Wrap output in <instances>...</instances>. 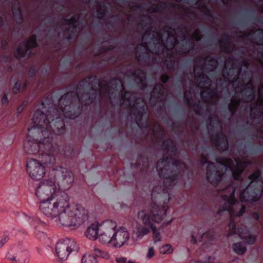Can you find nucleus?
Masks as SVG:
<instances>
[{"label":"nucleus","instance_id":"obj_1","mask_svg":"<svg viewBox=\"0 0 263 263\" xmlns=\"http://www.w3.org/2000/svg\"><path fill=\"white\" fill-rule=\"evenodd\" d=\"M84 95L68 92L59 100V109L50 107L46 114L37 109L34 114L32 125L28 129L25 152L29 155H36L41 152L45 146L49 147L52 140V132L57 135L62 133L65 126L63 116L69 119L78 116L80 112H76L71 105L77 100L83 103Z\"/></svg>","mask_w":263,"mask_h":263},{"label":"nucleus","instance_id":"obj_2","mask_svg":"<svg viewBox=\"0 0 263 263\" xmlns=\"http://www.w3.org/2000/svg\"><path fill=\"white\" fill-rule=\"evenodd\" d=\"M156 168L160 177L163 180V186H155L152 191V204L146 210L139 212L138 217L144 225L148 226L153 231L155 242L161 241L160 233L154 226L153 222H160L165 216L167 206L165 203H161L163 194L167 193L169 187L174 185L181 171L186 168L184 163L172 158L167 157L157 162Z\"/></svg>","mask_w":263,"mask_h":263},{"label":"nucleus","instance_id":"obj_3","mask_svg":"<svg viewBox=\"0 0 263 263\" xmlns=\"http://www.w3.org/2000/svg\"><path fill=\"white\" fill-rule=\"evenodd\" d=\"M163 33L157 31H152L151 29H147L142 36V44L137 46L136 49L137 59L140 61L144 58V54L150 51V45L155 44V47H161L162 49L154 50L153 52L157 54L166 53L167 59L164 64L168 69H174L178 64L177 54H183L189 52L193 48L192 44L187 42L186 30L177 29V32L172 29H164Z\"/></svg>","mask_w":263,"mask_h":263},{"label":"nucleus","instance_id":"obj_4","mask_svg":"<svg viewBox=\"0 0 263 263\" xmlns=\"http://www.w3.org/2000/svg\"><path fill=\"white\" fill-rule=\"evenodd\" d=\"M216 59L211 56L205 58L198 57L194 64L195 81L200 90L202 101L193 104L192 93L186 90L184 94V101L196 114L203 116H209L211 111V106L215 105L219 98L216 89H211L212 80L205 73L214 71L218 65Z\"/></svg>","mask_w":263,"mask_h":263},{"label":"nucleus","instance_id":"obj_5","mask_svg":"<svg viewBox=\"0 0 263 263\" xmlns=\"http://www.w3.org/2000/svg\"><path fill=\"white\" fill-rule=\"evenodd\" d=\"M237 188L229 184L220 193L221 205L217 212V215L225 213L230 216L231 221L228 226L227 237L233 234H238V235L243 241L249 244H253L256 240V237L251 234L247 230L238 229L237 231L234 221L235 216L240 217L242 215L246 209L245 206L236 201L234 197V193Z\"/></svg>","mask_w":263,"mask_h":263},{"label":"nucleus","instance_id":"obj_6","mask_svg":"<svg viewBox=\"0 0 263 263\" xmlns=\"http://www.w3.org/2000/svg\"><path fill=\"white\" fill-rule=\"evenodd\" d=\"M74 178L67 168L57 166L49 172L48 178L41 182L35 190V195L41 201L55 198L58 187L62 190L69 189Z\"/></svg>","mask_w":263,"mask_h":263},{"label":"nucleus","instance_id":"obj_7","mask_svg":"<svg viewBox=\"0 0 263 263\" xmlns=\"http://www.w3.org/2000/svg\"><path fill=\"white\" fill-rule=\"evenodd\" d=\"M248 165V162L240 161L235 158L217 160L215 163L208 162L206 169V179L213 185H217L227 176L231 179L239 180L244 168Z\"/></svg>","mask_w":263,"mask_h":263},{"label":"nucleus","instance_id":"obj_8","mask_svg":"<svg viewBox=\"0 0 263 263\" xmlns=\"http://www.w3.org/2000/svg\"><path fill=\"white\" fill-rule=\"evenodd\" d=\"M63 204L55 220L58 224L70 227L82 223L88 218V211L83 206L70 205L66 199Z\"/></svg>","mask_w":263,"mask_h":263},{"label":"nucleus","instance_id":"obj_9","mask_svg":"<svg viewBox=\"0 0 263 263\" xmlns=\"http://www.w3.org/2000/svg\"><path fill=\"white\" fill-rule=\"evenodd\" d=\"M121 106L129 109L132 118H134L136 123L140 126V121L147 110L146 102L143 98H136L135 94L128 92L122 96L120 102Z\"/></svg>","mask_w":263,"mask_h":263},{"label":"nucleus","instance_id":"obj_10","mask_svg":"<svg viewBox=\"0 0 263 263\" xmlns=\"http://www.w3.org/2000/svg\"><path fill=\"white\" fill-rule=\"evenodd\" d=\"M249 179L251 182L245 189L240 192L239 197L241 201L252 203L257 201L261 197L263 192V181L259 170L250 175Z\"/></svg>","mask_w":263,"mask_h":263},{"label":"nucleus","instance_id":"obj_11","mask_svg":"<svg viewBox=\"0 0 263 263\" xmlns=\"http://www.w3.org/2000/svg\"><path fill=\"white\" fill-rule=\"evenodd\" d=\"M209 123L207 125L208 132L211 141L219 151H226L229 144L226 136L222 132L221 122L217 116H213L209 118Z\"/></svg>","mask_w":263,"mask_h":263},{"label":"nucleus","instance_id":"obj_12","mask_svg":"<svg viewBox=\"0 0 263 263\" xmlns=\"http://www.w3.org/2000/svg\"><path fill=\"white\" fill-rule=\"evenodd\" d=\"M235 91H240L241 99L237 100H231L228 108L232 114L236 111L241 102H250L255 97V87L252 80L247 84H244V82H242L239 86L235 87Z\"/></svg>","mask_w":263,"mask_h":263},{"label":"nucleus","instance_id":"obj_13","mask_svg":"<svg viewBox=\"0 0 263 263\" xmlns=\"http://www.w3.org/2000/svg\"><path fill=\"white\" fill-rule=\"evenodd\" d=\"M64 199L60 198L41 201L40 203V210L46 216L55 220L60 209L64 205Z\"/></svg>","mask_w":263,"mask_h":263},{"label":"nucleus","instance_id":"obj_14","mask_svg":"<svg viewBox=\"0 0 263 263\" xmlns=\"http://www.w3.org/2000/svg\"><path fill=\"white\" fill-rule=\"evenodd\" d=\"M237 61L234 60H227L224 62L223 77L224 80L231 83L233 87L236 86L237 80L241 70V66L237 65Z\"/></svg>","mask_w":263,"mask_h":263},{"label":"nucleus","instance_id":"obj_15","mask_svg":"<svg viewBox=\"0 0 263 263\" xmlns=\"http://www.w3.org/2000/svg\"><path fill=\"white\" fill-rule=\"evenodd\" d=\"M78 246L76 241L70 238L59 240L55 246V252L57 256L62 260H66L73 252H78Z\"/></svg>","mask_w":263,"mask_h":263},{"label":"nucleus","instance_id":"obj_16","mask_svg":"<svg viewBox=\"0 0 263 263\" xmlns=\"http://www.w3.org/2000/svg\"><path fill=\"white\" fill-rule=\"evenodd\" d=\"M26 170L29 177L35 180H40L46 173L45 166L36 159H29L26 163Z\"/></svg>","mask_w":263,"mask_h":263},{"label":"nucleus","instance_id":"obj_17","mask_svg":"<svg viewBox=\"0 0 263 263\" xmlns=\"http://www.w3.org/2000/svg\"><path fill=\"white\" fill-rule=\"evenodd\" d=\"M117 224L115 222L106 220L100 224L99 241L103 244L110 243Z\"/></svg>","mask_w":263,"mask_h":263},{"label":"nucleus","instance_id":"obj_18","mask_svg":"<svg viewBox=\"0 0 263 263\" xmlns=\"http://www.w3.org/2000/svg\"><path fill=\"white\" fill-rule=\"evenodd\" d=\"M6 257L11 261L26 263L28 261V253L24 246L18 245L13 247L8 252Z\"/></svg>","mask_w":263,"mask_h":263},{"label":"nucleus","instance_id":"obj_19","mask_svg":"<svg viewBox=\"0 0 263 263\" xmlns=\"http://www.w3.org/2000/svg\"><path fill=\"white\" fill-rule=\"evenodd\" d=\"M204 241L203 247L205 248L208 245L214 243V237L211 232H208L202 234L200 230L195 229L192 233L190 242L193 244H196L198 241Z\"/></svg>","mask_w":263,"mask_h":263},{"label":"nucleus","instance_id":"obj_20","mask_svg":"<svg viewBox=\"0 0 263 263\" xmlns=\"http://www.w3.org/2000/svg\"><path fill=\"white\" fill-rule=\"evenodd\" d=\"M111 238L110 243L115 248H120L128 241L129 235L125 228L120 227L117 230L115 229Z\"/></svg>","mask_w":263,"mask_h":263},{"label":"nucleus","instance_id":"obj_21","mask_svg":"<svg viewBox=\"0 0 263 263\" xmlns=\"http://www.w3.org/2000/svg\"><path fill=\"white\" fill-rule=\"evenodd\" d=\"M59 153V149L55 145H53L52 141H50V146H45L42 151L40 153L41 159L43 163L45 164H53L55 162V156Z\"/></svg>","mask_w":263,"mask_h":263},{"label":"nucleus","instance_id":"obj_22","mask_svg":"<svg viewBox=\"0 0 263 263\" xmlns=\"http://www.w3.org/2000/svg\"><path fill=\"white\" fill-rule=\"evenodd\" d=\"M167 90L163 84H158L154 88L151 94L149 102L152 105L154 106L165 99Z\"/></svg>","mask_w":263,"mask_h":263},{"label":"nucleus","instance_id":"obj_23","mask_svg":"<svg viewBox=\"0 0 263 263\" xmlns=\"http://www.w3.org/2000/svg\"><path fill=\"white\" fill-rule=\"evenodd\" d=\"M36 45V38L34 36H31L27 41L23 43L17 48L15 54L17 58H21L30 54V48L35 47Z\"/></svg>","mask_w":263,"mask_h":263},{"label":"nucleus","instance_id":"obj_24","mask_svg":"<svg viewBox=\"0 0 263 263\" xmlns=\"http://www.w3.org/2000/svg\"><path fill=\"white\" fill-rule=\"evenodd\" d=\"M124 89L122 81L117 79L111 80L109 82L108 85L105 87V93L108 92L109 99L112 102H113L112 101L113 93L115 92V93H118L119 95V93Z\"/></svg>","mask_w":263,"mask_h":263},{"label":"nucleus","instance_id":"obj_25","mask_svg":"<svg viewBox=\"0 0 263 263\" xmlns=\"http://www.w3.org/2000/svg\"><path fill=\"white\" fill-rule=\"evenodd\" d=\"M126 77L130 80H133L137 83L139 86L141 87L142 89H144L147 84L146 78L145 73L140 69L136 70L135 72H128L126 74Z\"/></svg>","mask_w":263,"mask_h":263},{"label":"nucleus","instance_id":"obj_26","mask_svg":"<svg viewBox=\"0 0 263 263\" xmlns=\"http://www.w3.org/2000/svg\"><path fill=\"white\" fill-rule=\"evenodd\" d=\"M263 90V84H260L258 88V97L255 104H252L250 106L251 116H253L254 114V109L255 108L258 109V114L259 117L263 116V95L262 91Z\"/></svg>","mask_w":263,"mask_h":263},{"label":"nucleus","instance_id":"obj_27","mask_svg":"<svg viewBox=\"0 0 263 263\" xmlns=\"http://www.w3.org/2000/svg\"><path fill=\"white\" fill-rule=\"evenodd\" d=\"M62 25L67 26L65 29L72 32H77L80 30V22L78 21V17H72L69 19H63L62 21Z\"/></svg>","mask_w":263,"mask_h":263},{"label":"nucleus","instance_id":"obj_28","mask_svg":"<svg viewBox=\"0 0 263 263\" xmlns=\"http://www.w3.org/2000/svg\"><path fill=\"white\" fill-rule=\"evenodd\" d=\"M100 224L94 223L91 224L87 229L85 232L86 236L89 239L96 240L98 239L99 235V229Z\"/></svg>","mask_w":263,"mask_h":263},{"label":"nucleus","instance_id":"obj_29","mask_svg":"<svg viewBox=\"0 0 263 263\" xmlns=\"http://www.w3.org/2000/svg\"><path fill=\"white\" fill-rule=\"evenodd\" d=\"M219 45L221 49L226 52L231 53L234 50L233 44L227 36L226 37L224 41L223 39L219 41Z\"/></svg>","mask_w":263,"mask_h":263},{"label":"nucleus","instance_id":"obj_30","mask_svg":"<svg viewBox=\"0 0 263 263\" xmlns=\"http://www.w3.org/2000/svg\"><path fill=\"white\" fill-rule=\"evenodd\" d=\"M149 227L148 226H140L137 228L136 231L134 232V235L135 236L137 240L141 239L143 237L150 232Z\"/></svg>","mask_w":263,"mask_h":263},{"label":"nucleus","instance_id":"obj_31","mask_svg":"<svg viewBox=\"0 0 263 263\" xmlns=\"http://www.w3.org/2000/svg\"><path fill=\"white\" fill-rule=\"evenodd\" d=\"M162 146L164 149L167 150L168 152H170L174 154L176 153V146L171 139H167L165 140L163 142Z\"/></svg>","mask_w":263,"mask_h":263},{"label":"nucleus","instance_id":"obj_32","mask_svg":"<svg viewBox=\"0 0 263 263\" xmlns=\"http://www.w3.org/2000/svg\"><path fill=\"white\" fill-rule=\"evenodd\" d=\"M255 37L252 40L253 43H255L257 45H263V30L258 29L253 33Z\"/></svg>","mask_w":263,"mask_h":263},{"label":"nucleus","instance_id":"obj_33","mask_svg":"<svg viewBox=\"0 0 263 263\" xmlns=\"http://www.w3.org/2000/svg\"><path fill=\"white\" fill-rule=\"evenodd\" d=\"M233 250L237 254H242L246 251V247L241 242L233 243L232 245Z\"/></svg>","mask_w":263,"mask_h":263},{"label":"nucleus","instance_id":"obj_34","mask_svg":"<svg viewBox=\"0 0 263 263\" xmlns=\"http://www.w3.org/2000/svg\"><path fill=\"white\" fill-rule=\"evenodd\" d=\"M82 263H98L96 258L90 254H84L81 259Z\"/></svg>","mask_w":263,"mask_h":263},{"label":"nucleus","instance_id":"obj_35","mask_svg":"<svg viewBox=\"0 0 263 263\" xmlns=\"http://www.w3.org/2000/svg\"><path fill=\"white\" fill-rule=\"evenodd\" d=\"M94 253L95 255L98 257H100L105 259H108L109 258V254L105 251H104L99 248H94Z\"/></svg>","mask_w":263,"mask_h":263},{"label":"nucleus","instance_id":"obj_36","mask_svg":"<svg viewBox=\"0 0 263 263\" xmlns=\"http://www.w3.org/2000/svg\"><path fill=\"white\" fill-rule=\"evenodd\" d=\"M153 132L155 137H162L164 135L163 129L159 125H155L154 126Z\"/></svg>","mask_w":263,"mask_h":263},{"label":"nucleus","instance_id":"obj_37","mask_svg":"<svg viewBox=\"0 0 263 263\" xmlns=\"http://www.w3.org/2000/svg\"><path fill=\"white\" fill-rule=\"evenodd\" d=\"M24 216L27 220L29 222L30 224L34 228L37 227L40 223H42L41 220L37 218H33L30 217H28L25 214H24Z\"/></svg>","mask_w":263,"mask_h":263},{"label":"nucleus","instance_id":"obj_38","mask_svg":"<svg viewBox=\"0 0 263 263\" xmlns=\"http://www.w3.org/2000/svg\"><path fill=\"white\" fill-rule=\"evenodd\" d=\"M173 249L171 245L166 244L162 246L160 250V252L161 254H171L173 252Z\"/></svg>","mask_w":263,"mask_h":263},{"label":"nucleus","instance_id":"obj_39","mask_svg":"<svg viewBox=\"0 0 263 263\" xmlns=\"http://www.w3.org/2000/svg\"><path fill=\"white\" fill-rule=\"evenodd\" d=\"M8 240V236L5 234H0V248Z\"/></svg>","mask_w":263,"mask_h":263},{"label":"nucleus","instance_id":"obj_40","mask_svg":"<svg viewBox=\"0 0 263 263\" xmlns=\"http://www.w3.org/2000/svg\"><path fill=\"white\" fill-rule=\"evenodd\" d=\"M191 38L192 40H194L196 41H198L201 39V35L200 34V31L198 29H196L195 30L194 33H193Z\"/></svg>","mask_w":263,"mask_h":263},{"label":"nucleus","instance_id":"obj_41","mask_svg":"<svg viewBox=\"0 0 263 263\" xmlns=\"http://www.w3.org/2000/svg\"><path fill=\"white\" fill-rule=\"evenodd\" d=\"M215 258L213 256H209L208 258L205 259L203 261H197L193 263H213Z\"/></svg>","mask_w":263,"mask_h":263},{"label":"nucleus","instance_id":"obj_42","mask_svg":"<svg viewBox=\"0 0 263 263\" xmlns=\"http://www.w3.org/2000/svg\"><path fill=\"white\" fill-rule=\"evenodd\" d=\"M155 253V250L153 247H151L148 249V252L146 254V258L147 259H151L152 258Z\"/></svg>","mask_w":263,"mask_h":263},{"label":"nucleus","instance_id":"obj_43","mask_svg":"<svg viewBox=\"0 0 263 263\" xmlns=\"http://www.w3.org/2000/svg\"><path fill=\"white\" fill-rule=\"evenodd\" d=\"M116 261L117 263H126L127 258L124 257H118L116 258Z\"/></svg>","mask_w":263,"mask_h":263},{"label":"nucleus","instance_id":"obj_44","mask_svg":"<svg viewBox=\"0 0 263 263\" xmlns=\"http://www.w3.org/2000/svg\"><path fill=\"white\" fill-rule=\"evenodd\" d=\"M20 88V83H18V82H16L14 85L13 89L14 92L15 93H17L18 91H19Z\"/></svg>","mask_w":263,"mask_h":263},{"label":"nucleus","instance_id":"obj_45","mask_svg":"<svg viewBox=\"0 0 263 263\" xmlns=\"http://www.w3.org/2000/svg\"><path fill=\"white\" fill-rule=\"evenodd\" d=\"M91 79V78H89L87 80H83L81 81L79 83L80 86H83V87H87V86H86L85 83H87L88 82H89L90 80Z\"/></svg>","mask_w":263,"mask_h":263},{"label":"nucleus","instance_id":"obj_46","mask_svg":"<svg viewBox=\"0 0 263 263\" xmlns=\"http://www.w3.org/2000/svg\"><path fill=\"white\" fill-rule=\"evenodd\" d=\"M168 79V77L166 74H163L161 76V80L163 83H165Z\"/></svg>","mask_w":263,"mask_h":263},{"label":"nucleus","instance_id":"obj_47","mask_svg":"<svg viewBox=\"0 0 263 263\" xmlns=\"http://www.w3.org/2000/svg\"><path fill=\"white\" fill-rule=\"evenodd\" d=\"M50 101L49 99H45V101H43L42 102V108H44V109H45L46 108V103H47V104H48V102H49Z\"/></svg>","mask_w":263,"mask_h":263},{"label":"nucleus","instance_id":"obj_48","mask_svg":"<svg viewBox=\"0 0 263 263\" xmlns=\"http://www.w3.org/2000/svg\"><path fill=\"white\" fill-rule=\"evenodd\" d=\"M24 105H21L19 106L17 109V113L21 114L22 112V111H23V110L24 109Z\"/></svg>","mask_w":263,"mask_h":263},{"label":"nucleus","instance_id":"obj_49","mask_svg":"<svg viewBox=\"0 0 263 263\" xmlns=\"http://www.w3.org/2000/svg\"><path fill=\"white\" fill-rule=\"evenodd\" d=\"M2 101L3 104L7 103L8 102V99L6 95H4L2 99Z\"/></svg>","mask_w":263,"mask_h":263},{"label":"nucleus","instance_id":"obj_50","mask_svg":"<svg viewBox=\"0 0 263 263\" xmlns=\"http://www.w3.org/2000/svg\"><path fill=\"white\" fill-rule=\"evenodd\" d=\"M201 162L202 164L208 163L206 158L203 156L201 158Z\"/></svg>","mask_w":263,"mask_h":263},{"label":"nucleus","instance_id":"obj_51","mask_svg":"<svg viewBox=\"0 0 263 263\" xmlns=\"http://www.w3.org/2000/svg\"><path fill=\"white\" fill-rule=\"evenodd\" d=\"M253 217L255 219L258 220L259 218V214L257 213H254L252 215Z\"/></svg>","mask_w":263,"mask_h":263},{"label":"nucleus","instance_id":"obj_52","mask_svg":"<svg viewBox=\"0 0 263 263\" xmlns=\"http://www.w3.org/2000/svg\"><path fill=\"white\" fill-rule=\"evenodd\" d=\"M242 64L245 66V67H248V65L249 64L248 62L246 61H243Z\"/></svg>","mask_w":263,"mask_h":263},{"label":"nucleus","instance_id":"obj_53","mask_svg":"<svg viewBox=\"0 0 263 263\" xmlns=\"http://www.w3.org/2000/svg\"><path fill=\"white\" fill-rule=\"evenodd\" d=\"M141 120H142V119H141V120H140V126H139L140 127H141V128H142H142H143V127H144L145 126H146V125H143V124L141 123Z\"/></svg>","mask_w":263,"mask_h":263},{"label":"nucleus","instance_id":"obj_54","mask_svg":"<svg viewBox=\"0 0 263 263\" xmlns=\"http://www.w3.org/2000/svg\"><path fill=\"white\" fill-rule=\"evenodd\" d=\"M103 17H104L103 13H101L100 14H99V15H98V17L100 18L101 19H102Z\"/></svg>","mask_w":263,"mask_h":263},{"label":"nucleus","instance_id":"obj_55","mask_svg":"<svg viewBox=\"0 0 263 263\" xmlns=\"http://www.w3.org/2000/svg\"><path fill=\"white\" fill-rule=\"evenodd\" d=\"M223 3L224 4H227L229 2V0H222Z\"/></svg>","mask_w":263,"mask_h":263},{"label":"nucleus","instance_id":"obj_56","mask_svg":"<svg viewBox=\"0 0 263 263\" xmlns=\"http://www.w3.org/2000/svg\"><path fill=\"white\" fill-rule=\"evenodd\" d=\"M159 10H158V8H155L154 9V12H159Z\"/></svg>","mask_w":263,"mask_h":263},{"label":"nucleus","instance_id":"obj_57","mask_svg":"<svg viewBox=\"0 0 263 263\" xmlns=\"http://www.w3.org/2000/svg\"><path fill=\"white\" fill-rule=\"evenodd\" d=\"M252 34H251V33H249L248 34V35L247 36V38H250L251 37V36H252Z\"/></svg>","mask_w":263,"mask_h":263},{"label":"nucleus","instance_id":"obj_58","mask_svg":"<svg viewBox=\"0 0 263 263\" xmlns=\"http://www.w3.org/2000/svg\"><path fill=\"white\" fill-rule=\"evenodd\" d=\"M213 263H222V262L220 261H217L215 262V260L214 261V262Z\"/></svg>","mask_w":263,"mask_h":263},{"label":"nucleus","instance_id":"obj_59","mask_svg":"<svg viewBox=\"0 0 263 263\" xmlns=\"http://www.w3.org/2000/svg\"><path fill=\"white\" fill-rule=\"evenodd\" d=\"M88 98H88V99H89V100H91V99L93 98L92 97H90V96H89V97H88Z\"/></svg>","mask_w":263,"mask_h":263},{"label":"nucleus","instance_id":"obj_60","mask_svg":"<svg viewBox=\"0 0 263 263\" xmlns=\"http://www.w3.org/2000/svg\"><path fill=\"white\" fill-rule=\"evenodd\" d=\"M242 187H243V186H241V185H240V186H239V188H240V189H239V190H240V189H241V188H242Z\"/></svg>","mask_w":263,"mask_h":263},{"label":"nucleus","instance_id":"obj_61","mask_svg":"<svg viewBox=\"0 0 263 263\" xmlns=\"http://www.w3.org/2000/svg\"><path fill=\"white\" fill-rule=\"evenodd\" d=\"M240 185H241L242 184V181H240Z\"/></svg>","mask_w":263,"mask_h":263}]
</instances>
